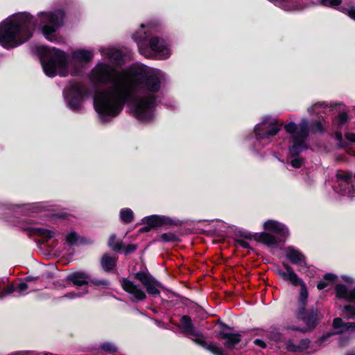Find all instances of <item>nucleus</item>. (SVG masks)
Wrapping results in <instances>:
<instances>
[{"label":"nucleus","instance_id":"nucleus-21","mask_svg":"<svg viewBox=\"0 0 355 355\" xmlns=\"http://www.w3.org/2000/svg\"><path fill=\"white\" fill-rule=\"evenodd\" d=\"M254 238L256 241L262 243L268 247L274 248L276 247L278 242L279 238H276L275 236L268 233V232H261L259 234H256L254 236Z\"/></svg>","mask_w":355,"mask_h":355},{"label":"nucleus","instance_id":"nucleus-40","mask_svg":"<svg viewBox=\"0 0 355 355\" xmlns=\"http://www.w3.org/2000/svg\"><path fill=\"white\" fill-rule=\"evenodd\" d=\"M254 343L255 345H257L261 348H265L266 347V343L261 339H259V338L255 339L254 340Z\"/></svg>","mask_w":355,"mask_h":355},{"label":"nucleus","instance_id":"nucleus-46","mask_svg":"<svg viewBox=\"0 0 355 355\" xmlns=\"http://www.w3.org/2000/svg\"><path fill=\"white\" fill-rule=\"evenodd\" d=\"M244 236H245V238H251V237H252V235H251V234H250V233H246V234H244Z\"/></svg>","mask_w":355,"mask_h":355},{"label":"nucleus","instance_id":"nucleus-19","mask_svg":"<svg viewBox=\"0 0 355 355\" xmlns=\"http://www.w3.org/2000/svg\"><path fill=\"white\" fill-rule=\"evenodd\" d=\"M28 285L24 282H21L16 286L14 284H10L6 288L0 291V299H2L6 295L15 292L17 293L19 295H25L28 293Z\"/></svg>","mask_w":355,"mask_h":355},{"label":"nucleus","instance_id":"nucleus-28","mask_svg":"<svg viewBox=\"0 0 355 355\" xmlns=\"http://www.w3.org/2000/svg\"><path fill=\"white\" fill-rule=\"evenodd\" d=\"M108 245L113 250L116 251V252H120V251H121V249L123 247V243L121 241L115 242V236L112 235L110 237V239L108 241Z\"/></svg>","mask_w":355,"mask_h":355},{"label":"nucleus","instance_id":"nucleus-38","mask_svg":"<svg viewBox=\"0 0 355 355\" xmlns=\"http://www.w3.org/2000/svg\"><path fill=\"white\" fill-rule=\"evenodd\" d=\"M92 282L96 286H103L105 287L109 286V282L105 279H93Z\"/></svg>","mask_w":355,"mask_h":355},{"label":"nucleus","instance_id":"nucleus-1","mask_svg":"<svg viewBox=\"0 0 355 355\" xmlns=\"http://www.w3.org/2000/svg\"><path fill=\"white\" fill-rule=\"evenodd\" d=\"M90 79L96 85H110L96 92L94 97V108L102 121L116 116L126 102L137 119L148 121L154 117L156 94L165 76L161 70L143 64L119 71L108 64L98 62L90 73Z\"/></svg>","mask_w":355,"mask_h":355},{"label":"nucleus","instance_id":"nucleus-11","mask_svg":"<svg viewBox=\"0 0 355 355\" xmlns=\"http://www.w3.org/2000/svg\"><path fill=\"white\" fill-rule=\"evenodd\" d=\"M338 184L337 191L343 196H352L355 193V187L352 183V174L347 171H338L336 174Z\"/></svg>","mask_w":355,"mask_h":355},{"label":"nucleus","instance_id":"nucleus-12","mask_svg":"<svg viewBox=\"0 0 355 355\" xmlns=\"http://www.w3.org/2000/svg\"><path fill=\"white\" fill-rule=\"evenodd\" d=\"M133 277L143 284L149 295H157L159 294V282L148 273L138 272L135 273Z\"/></svg>","mask_w":355,"mask_h":355},{"label":"nucleus","instance_id":"nucleus-23","mask_svg":"<svg viewBox=\"0 0 355 355\" xmlns=\"http://www.w3.org/2000/svg\"><path fill=\"white\" fill-rule=\"evenodd\" d=\"M116 256H111L108 254H103L101 259V266L103 270L105 272L112 270L116 266Z\"/></svg>","mask_w":355,"mask_h":355},{"label":"nucleus","instance_id":"nucleus-26","mask_svg":"<svg viewBox=\"0 0 355 355\" xmlns=\"http://www.w3.org/2000/svg\"><path fill=\"white\" fill-rule=\"evenodd\" d=\"M336 279V276L331 273L326 274L324 277V279L318 284V288L322 290L327 287L329 283L333 282Z\"/></svg>","mask_w":355,"mask_h":355},{"label":"nucleus","instance_id":"nucleus-5","mask_svg":"<svg viewBox=\"0 0 355 355\" xmlns=\"http://www.w3.org/2000/svg\"><path fill=\"white\" fill-rule=\"evenodd\" d=\"M285 270H278L277 274L285 281L289 282L295 286H300V292L297 301L296 316L302 320L309 329H313L322 318L318 309L306 310L308 291L304 282L296 275L293 269L286 263H283Z\"/></svg>","mask_w":355,"mask_h":355},{"label":"nucleus","instance_id":"nucleus-20","mask_svg":"<svg viewBox=\"0 0 355 355\" xmlns=\"http://www.w3.org/2000/svg\"><path fill=\"white\" fill-rule=\"evenodd\" d=\"M309 344L308 339H302L299 342L290 339L286 343V349L291 352H302L309 348Z\"/></svg>","mask_w":355,"mask_h":355},{"label":"nucleus","instance_id":"nucleus-8","mask_svg":"<svg viewBox=\"0 0 355 355\" xmlns=\"http://www.w3.org/2000/svg\"><path fill=\"white\" fill-rule=\"evenodd\" d=\"M333 327L337 330L335 333L328 334L322 338V342L332 335H340L338 338V345L340 347L347 346L352 339V335L355 333V322H345L340 318H336L333 321Z\"/></svg>","mask_w":355,"mask_h":355},{"label":"nucleus","instance_id":"nucleus-9","mask_svg":"<svg viewBox=\"0 0 355 355\" xmlns=\"http://www.w3.org/2000/svg\"><path fill=\"white\" fill-rule=\"evenodd\" d=\"M64 96L69 108L77 111L81 109L83 99L88 96V91L83 84L72 83L64 89Z\"/></svg>","mask_w":355,"mask_h":355},{"label":"nucleus","instance_id":"nucleus-17","mask_svg":"<svg viewBox=\"0 0 355 355\" xmlns=\"http://www.w3.org/2000/svg\"><path fill=\"white\" fill-rule=\"evenodd\" d=\"M99 51L105 59L114 64H119L123 60L121 51L114 47H101Z\"/></svg>","mask_w":355,"mask_h":355},{"label":"nucleus","instance_id":"nucleus-14","mask_svg":"<svg viewBox=\"0 0 355 355\" xmlns=\"http://www.w3.org/2000/svg\"><path fill=\"white\" fill-rule=\"evenodd\" d=\"M263 228L266 231L275 234L279 239H285L289 235V231L286 226L277 220H268L266 221L263 224Z\"/></svg>","mask_w":355,"mask_h":355},{"label":"nucleus","instance_id":"nucleus-25","mask_svg":"<svg viewBox=\"0 0 355 355\" xmlns=\"http://www.w3.org/2000/svg\"><path fill=\"white\" fill-rule=\"evenodd\" d=\"M327 108V105L324 103H317L308 109L310 114H315L319 115L324 113V110Z\"/></svg>","mask_w":355,"mask_h":355},{"label":"nucleus","instance_id":"nucleus-47","mask_svg":"<svg viewBox=\"0 0 355 355\" xmlns=\"http://www.w3.org/2000/svg\"><path fill=\"white\" fill-rule=\"evenodd\" d=\"M292 329H295V330H300V329H298V328H295V327H293V328H292ZM300 331H302V332H306V329H300Z\"/></svg>","mask_w":355,"mask_h":355},{"label":"nucleus","instance_id":"nucleus-37","mask_svg":"<svg viewBox=\"0 0 355 355\" xmlns=\"http://www.w3.org/2000/svg\"><path fill=\"white\" fill-rule=\"evenodd\" d=\"M135 250H136V246L135 245H132V244H130L128 245H124L123 244V247L121 249V250H123L125 254H130V253L134 252Z\"/></svg>","mask_w":355,"mask_h":355},{"label":"nucleus","instance_id":"nucleus-18","mask_svg":"<svg viewBox=\"0 0 355 355\" xmlns=\"http://www.w3.org/2000/svg\"><path fill=\"white\" fill-rule=\"evenodd\" d=\"M218 338L220 340H224L223 345L227 349H233L236 345L241 340V336L239 334H232L226 332L225 331H220L218 334Z\"/></svg>","mask_w":355,"mask_h":355},{"label":"nucleus","instance_id":"nucleus-24","mask_svg":"<svg viewBox=\"0 0 355 355\" xmlns=\"http://www.w3.org/2000/svg\"><path fill=\"white\" fill-rule=\"evenodd\" d=\"M33 234L38 235L45 239H49L54 236V232L51 230L42 227H29Z\"/></svg>","mask_w":355,"mask_h":355},{"label":"nucleus","instance_id":"nucleus-13","mask_svg":"<svg viewBox=\"0 0 355 355\" xmlns=\"http://www.w3.org/2000/svg\"><path fill=\"white\" fill-rule=\"evenodd\" d=\"M121 284L123 289L132 295L133 302L142 301L146 298V293L141 286L132 281L123 278L121 281Z\"/></svg>","mask_w":355,"mask_h":355},{"label":"nucleus","instance_id":"nucleus-35","mask_svg":"<svg viewBox=\"0 0 355 355\" xmlns=\"http://www.w3.org/2000/svg\"><path fill=\"white\" fill-rule=\"evenodd\" d=\"M322 122L324 123V119L323 117H322V119L319 118V119L316 121H315L313 123V129L314 132H322L323 131V127H322Z\"/></svg>","mask_w":355,"mask_h":355},{"label":"nucleus","instance_id":"nucleus-16","mask_svg":"<svg viewBox=\"0 0 355 355\" xmlns=\"http://www.w3.org/2000/svg\"><path fill=\"white\" fill-rule=\"evenodd\" d=\"M143 223L148 227H142L140 232H148L150 229L162 226L164 224L170 223V219L166 216L152 215L143 218Z\"/></svg>","mask_w":355,"mask_h":355},{"label":"nucleus","instance_id":"nucleus-31","mask_svg":"<svg viewBox=\"0 0 355 355\" xmlns=\"http://www.w3.org/2000/svg\"><path fill=\"white\" fill-rule=\"evenodd\" d=\"M348 121V115L345 112H341L338 114V117L336 118V121H334L335 123H337L338 126L343 125L345 123H346Z\"/></svg>","mask_w":355,"mask_h":355},{"label":"nucleus","instance_id":"nucleus-3","mask_svg":"<svg viewBox=\"0 0 355 355\" xmlns=\"http://www.w3.org/2000/svg\"><path fill=\"white\" fill-rule=\"evenodd\" d=\"M41 51L43 54L40 62L44 72L49 77L76 75L80 70V64L89 62L94 57L93 52L87 49L73 51L70 60L66 53L54 47L42 46Z\"/></svg>","mask_w":355,"mask_h":355},{"label":"nucleus","instance_id":"nucleus-45","mask_svg":"<svg viewBox=\"0 0 355 355\" xmlns=\"http://www.w3.org/2000/svg\"><path fill=\"white\" fill-rule=\"evenodd\" d=\"M280 335L277 334L274 336V337L272 338L274 340H275L276 341H279L280 340Z\"/></svg>","mask_w":355,"mask_h":355},{"label":"nucleus","instance_id":"nucleus-2","mask_svg":"<svg viewBox=\"0 0 355 355\" xmlns=\"http://www.w3.org/2000/svg\"><path fill=\"white\" fill-rule=\"evenodd\" d=\"M64 17L60 9L40 12L36 18L27 12L15 14L0 24V44L6 49L18 46L32 37L36 26L42 29L46 40L55 42V33L63 25Z\"/></svg>","mask_w":355,"mask_h":355},{"label":"nucleus","instance_id":"nucleus-36","mask_svg":"<svg viewBox=\"0 0 355 355\" xmlns=\"http://www.w3.org/2000/svg\"><path fill=\"white\" fill-rule=\"evenodd\" d=\"M340 10L347 14L350 18L353 19L355 20V8H345V7H342L340 8Z\"/></svg>","mask_w":355,"mask_h":355},{"label":"nucleus","instance_id":"nucleus-34","mask_svg":"<svg viewBox=\"0 0 355 355\" xmlns=\"http://www.w3.org/2000/svg\"><path fill=\"white\" fill-rule=\"evenodd\" d=\"M88 293V290L85 288L83 289V292H71V293H69L68 294L65 295L64 296V297H67V298H69V299H74L76 297H82L84 295H85L86 293Z\"/></svg>","mask_w":355,"mask_h":355},{"label":"nucleus","instance_id":"nucleus-22","mask_svg":"<svg viewBox=\"0 0 355 355\" xmlns=\"http://www.w3.org/2000/svg\"><path fill=\"white\" fill-rule=\"evenodd\" d=\"M75 286H81L87 284L89 275L83 272H76L69 275L67 277Z\"/></svg>","mask_w":355,"mask_h":355},{"label":"nucleus","instance_id":"nucleus-10","mask_svg":"<svg viewBox=\"0 0 355 355\" xmlns=\"http://www.w3.org/2000/svg\"><path fill=\"white\" fill-rule=\"evenodd\" d=\"M336 297L343 299L347 302H354V304H347L343 308V312L348 319L355 318V286L347 287L343 284H338L335 286Z\"/></svg>","mask_w":355,"mask_h":355},{"label":"nucleus","instance_id":"nucleus-32","mask_svg":"<svg viewBox=\"0 0 355 355\" xmlns=\"http://www.w3.org/2000/svg\"><path fill=\"white\" fill-rule=\"evenodd\" d=\"M161 240L164 242L175 241L178 237L173 233H164L160 236Z\"/></svg>","mask_w":355,"mask_h":355},{"label":"nucleus","instance_id":"nucleus-43","mask_svg":"<svg viewBox=\"0 0 355 355\" xmlns=\"http://www.w3.org/2000/svg\"><path fill=\"white\" fill-rule=\"evenodd\" d=\"M336 139L338 141H342V139H343V135H342V133L339 131H336Z\"/></svg>","mask_w":355,"mask_h":355},{"label":"nucleus","instance_id":"nucleus-41","mask_svg":"<svg viewBox=\"0 0 355 355\" xmlns=\"http://www.w3.org/2000/svg\"><path fill=\"white\" fill-rule=\"evenodd\" d=\"M238 244L244 248H248L250 247L249 243L243 240V239H239L237 241Z\"/></svg>","mask_w":355,"mask_h":355},{"label":"nucleus","instance_id":"nucleus-6","mask_svg":"<svg viewBox=\"0 0 355 355\" xmlns=\"http://www.w3.org/2000/svg\"><path fill=\"white\" fill-rule=\"evenodd\" d=\"M284 128L287 132L291 134V144L289 147V152L293 157L290 162L291 165L295 168H300L304 160L299 156V154L307 148L305 141L309 132L308 121L303 119L298 125L291 122L286 124Z\"/></svg>","mask_w":355,"mask_h":355},{"label":"nucleus","instance_id":"nucleus-30","mask_svg":"<svg viewBox=\"0 0 355 355\" xmlns=\"http://www.w3.org/2000/svg\"><path fill=\"white\" fill-rule=\"evenodd\" d=\"M342 0H318L317 3L327 7H335L339 6Z\"/></svg>","mask_w":355,"mask_h":355},{"label":"nucleus","instance_id":"nucleus-4","mask_svg":"<svg viewBox=\"0 0 355 355\" xmlns=\"http://www.w3.org/2000/svg\"><path fill=\"white\" fill-rule=\"evenodd\" d=\"M157 31V24H141V28L132 35V39L145 57L166 59L171 55L169 45L163 38L153 35Z\"/></svg>","mask_w":355,"mask_h":355},{"label":"nucleus","instance_id":"nucleus-15","mask_svg":"<svg viewBox=\"0 0 355 355\" xmlns=\"http://www.w3.org/2000/svg\"><path fill=\"white\" fill-rule=\"evenodd\" d=\"M285 256L292 263L300 268L306 267V263L304 254L294 247L289 246L285 248Z\"/></svg>","mask_w":355,"mask_h":355},{"label":"nucleus","instance_id":"nucleus-49","mask_svg":"<svg viewBox=\"0 0 355 355\" xmlns=\"http://www.w3.org/2000/svg\"><path fill=\"white\" fill-rule=\"evenodd\" d=\"M346 355H355V353H348Z\"/></svg>","mask_w":355,"mask_h":355},{"label":"nucleus","instance_id":"nucleus-27","mask_svg":"<svg viewBox=\"0 0 355 355\" xmlns=\"http://www.w3.org/2000/svg\"><path fill=\"white\" fill-rule=\"evenodd\" d=\"M120 218L124 223H129L132 221L133 212L130 209H123L120 211Z\"/></svg>","mask_w":355,"mask_h":355},{"label":"nucleus","instance_id":"nucleus-39","mask_svg":"<svg viewBox=\"0 0 355 355\" xmlns=\"http://www.w3.org/2000/svg\"><path fill=\"white\" fill-rule=\"evenodd\" d=\"M346 139L352 143H355V134L352 132H347L345 135Z\"/></svg>","mask_w":355,"mask_h":355},{"label":"nucleus","instance_id":"nucleus-33","mask_svg":"<svg viewBox=\"0 0 355 355\" xmlns=\"http://www.w3.org/2000/svg\"><path fill=\"white\" fill-rule=\"evenodd\" d=\"M66 240L71 245L75 244L78 241V234L75 232H71L67 234Z\"/></svg>","mask_w":355,"mask_h":355},{"label":"nucleus","instance_id":"nucleus-7","mask_svg":"<svg viewBox=\"0 0 355 355\" xmlns=\"http://www.w3.org/2000/svg\"><path fill=\"white\" fill-rule=\"evenodd\" d=\"M282 124H279L276 119L265 117L254 128L255 138L259 144H256L257 150L259 146L263 147L268 144L272 138L280 130Z\"/></svg>","mask_w":355,"mask_h":355},{"label":"nucleus","instance_id":"nucleus-48","mask_svg":"<svg viewBox=\"0 0 355 355\" xmlns=\"http://www.w3.org/2000/svg\"><path fill=\"white\" fill-rule=\"evenodd\" d=\"M33 277H27V280H28V281H31V280H33Z\"/></svg>","mask_w":355,"mask_h":355},{"label":"nucleus","instance_id":"nucleus-44","mask_svg":"<svg viewBox=\"0 0 355 355\" xmlns=\"http://www.w3.org/2000/svg\"><path fill=\"white\" fill-rule=\"evenodd\" d=\"M343 279L348 284H354V279H352L351 277H343Z\"/></svg>","mask_w":355,"mask_h":355},{"label":"nucleus","instance_id":"nucleus-29","mask_svg":"<svg viewBox=\"0 0 355 355\" xmlns=\"http://www.w3.org/2000/svg\"><path fill=\"white\" fill-rule=\"evenodd\" d=\"M100 347L101 349L107 353H116L118 352L117 347L112 343L106 342L101 343Z\"/></svg>","mask_w":355,"mask_h":355},{"label":"nucleus","instance_id":"nucleus-42","mask_svg":"<svg viewBox=\"0 0 355 355\" xmlns=\"http://www.w3.org/2000/svg\"><path fill=\"white\" fill-rule=\"evenodd\" d=\"M269 1L273 3L275 6L282 7L283 3L281 0H268Z\"/></svg>","mask_w":355,"mask_h":355}]
</instances>
